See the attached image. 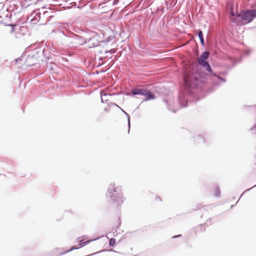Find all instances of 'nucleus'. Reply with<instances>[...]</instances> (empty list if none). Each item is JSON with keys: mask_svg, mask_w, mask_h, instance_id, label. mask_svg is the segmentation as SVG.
I'll list each match as a JSON object with an SVG mask.
<instances>
[{"mask_svg": "<svg viewBox=\"0 0 256 256\" xmlns=\"http://www.w3.org/2000/svg\"><path fill=\"white\" fill-rule=\"evenodd\" d=\"M230 14V18L232 22L238 25H242L244 24L243 22L248 23L251 22L254 18H256V10L242 11L240 14L236 13L235 15L233 10L232 9Z\"/></svg>", "mask_w": 256, "mask_h": 256, "instance_id": "f257e3e1", "label": "nucleus"}, {"mask_svg": "<svg viewBox=\"0 0 256 256\" xmlns=\"http://www.w3.org/2000/svg\"><path fill=\"white\" fill-rule=\"evenodd\" d=\"M106 198L116 206L122 204L124 200L122 186H117L114 183L110 184L108 190Z\"/></svg>", "mask_w": 256, "mask_h": 256, "instance_id": "f03ea898", "label": "nucleus"}, {"mask_svg": "<svg viewBox=\"0 0 256 256\" xmlns=\"http://www.w3.org/2000/svg\"><path fill=\"white\" fill-rule=\"evenodd\" d=\"M61 34H62V44L63 45L76 48L86 42L84 38L74 33H70L68 35H66L62 32Z\"/></svg>", "mask_w": 256, "mask_h": 256, "instance_id": "7ed1b4c3", "label": "nucleus"}, {"mask_svg": "<svg viewBox=\"0 0 256 256\" xmlns=\"http://www.w3.org/2000/svg\"><path fill=\"white\" fill-rule=\"evenodd\" d=\"M184 81L186 90L191 93L192 89L198 87L200 80L196 74L186 72L184 76Z\"/></svg>", "mask_w": 256, "mask_h": 256, "instance_id": "20e7f679", "label": "nucleus"}, {"mask_svg": "<svg viewBox=\"0 0 256 256\" xmlns=\"http://www.w3.org/2000/svg\"><path fill=\"white\" fill-rule=\"evenodd\" d=\"M132 93L134 95H141L145 96L144 100H148L154 98V94L149 90L143 88H135L132 90Z\"/></svg>", "mask_w": 256, "mask_h": 256, "instance_id": "39448f33", "label": "nucleus"}, {"mask_svg": "<svg viewBox=\"0 0 256 256\" xmlns=\"http://www.w3.org/2000/svg\"><path fill=\"white\" fill-rule=\"evenodd\" d=\"M198 63L202 66L208 72L212 74L213 76V80L216 81H221L222 82H225L226 80L220 78V76L216 75V74H212V70L209 64L206 60L198 61Z\"/></svg>", "mask_w": 256, "mask_h": 256, "instance_id": "423d86ee", "label": "nucleus"}, {"mask_svg": "<svg viewBox=\"0 0 256 256\" xmlns=\"http://www.w3.org/2000/svg\"><path fill=\"white\" fill-rule=\"evenodd\" d=\"M99 38L100 37L98 36L94 35L91 38L88 40H86V44H88V46L90 48L96 46L98 45L99 42H100Z\"/></svg>", "mask_w": 256, "mask_h": 256, "instance_id": "0eeeda50", "label": "nucleus"}, {"mask_svg": "<svg viewBox=\"0 0 256 256\" xmlns=\"http://www.w3.org/2000/svg\"><path fill=\"white\" fill-rule=\"evenodd\" d=\"M31 17L32 18L31 20V22L32 24H36L40 18V12H34L30 15Z\"/></svg>", "mask_w": 256, "mask_h": 256, "instance_id": "6e6552de", "label": "nucleus"}, {"mask_svg": "<svg viewBox=\"0 0 256 256\" xmlns=\"http://www.w3.org/2000/svg\"><path fill=\"white\" fill-rule=\"evenodd\" d=\"M178 100L182 107H185L187 104V99L183 93H180L179 96Z\"/></svg>", "mask_w": 256, "mask_h": 256, "instance_id": "1a4fd4ad", "label": "nucleus"}, {"mask_svg": "<svg viewBox=\"0 0 256 256\" xmlns=\"http://www.w3.org/2000/svg\"><path fill=\"white\" fill-rule=\"evenodd\" d=\"M101 96V100L102 102H107L108 100V97H110L111 96L110 94H108L102 91L100 93Z\"/></svg>", "mask_w": 256, "mask_h": 256, "instance_id": "9d476101", "label": "nucleus"}, {"mask_svg": "<svg viewBox=\"0 0 256 256\" xmlns=\"http://www.w3.org/2000/svg\"><path fill=\"white\" fill-rule=\"evenodd\" d=\"M209 52H204L198 58V61L206 60L208 57Z\"/></svg>", "mask_w": 256, "mask_h": 256, "instance_id": "9b49d317", "label": "nucleus"}, {"mask_svg": "<svg viewBox=\"0 0 256 256\" xmlns=\"http://www.w3.org/2000/svg\"><path fill=\"white\" fill-rule=\"evenodd\" d=\"M197 34L200 38V43L202 44V46H204V38L203 34H202V32L200 30H198Z\"/></svg>", "mask_w": 256, "mask_h": 256, "instance_id": "f8f14e48", "label": "nucleus"}, {"mask_svg": "<svg viewBox=\"0 0 256 256\" xmlns=\"http://www.w3.org/2000/svg\"><path fill=\"white\" fill-rule=\"evenodd\" d=\"M98 238H94V239H92V240H87V241H86V242H84V240H80V247H82L84 246H86V245L88 244L91 242L96 240H98Z\"/></svg>", "mask_w": 256, "mask_h": 256, "instance_id": "ddd939ff", "label": "nucleus"}, {"mask_svg": "<svg viewBox=\"0 0 256 256\" xmlns=\"http://www.w3.org/2000/svg\"><path fill=\"white\" fill-rule=\"evenodd\" d=\"M81 247H80V244L78 246H74L72 247L69 250H68L66 251H65L64 252H63L62 254H66L68 252H71L74 250H76V249H78L79 248H80Z\"/></svg>", "mask_w": 256, "mask_h": 256, "instance_id": "4468645a", "label": "nucleus"}, {"mask_svg": "<svg viewBox=\"0 0 256 256\" xmlns=\"http://www.w3.org/2000/svg\"><path fill=\"white\" fill-rule=\"evenodd\" d=\"M220 188L218 187L216 188L215 191H214V195L216 197H220Z\"/></svg>", "mask_w": 256, "mask_h": 256, "instance_id": "2eb2a0df", "label": "nucleus"}, {"mask_svg": "<svg viewBox=\"0 0 256 256\" xmlns=\"http://www.w3.org/2000/svg\"><path fill=\"white\" fill-rule=\"evenodd\" d=\"M122 110L124 112V113L127 116L128 120V127H129V130H128V132H130V116L128 115V113H126L122 109Z\"/></svg>", "mask_w": 256, "mask_h": 256, "instance_id": "dca6fc26", "label": "nucleus"}, {"mask_svg": "<svg viewBox=\"0 0 256 256\" xmlns=\"http://www.w3.org/2000/svg\"><path fill=\"white\" fill-rule=\"evenodd\" d=\"M116 242V240L114 238H112L110 240L109 244L110 246H113Z\"/></svg>", "mask_w": 256, "mask_h": 256, "instance_id": "f3484780", "label": "nucleus"}, {"mask_svg": "<svg viewBox=\"0 0 256 256\" xmlns=\"http://www.w3.org/2000/svg\"><path fill=\"white\" fill-rule=\"evenodd\" d=\"M164 102H166V104L167 105L168 108L170 110L172 111L173 112H176V110H173V109H172V108L170 107V106L168 105V102L166 100H165Z\"/></svg>", "mask_w": 256, "mask_h": 256, "instance_id": "a211bd4d", "label": "nucleus"}, {"mask_svg": "<svg viewBox=\"0 0 256 256\" xmlns=\"http://www.w3.org/2000/svg\"><path fill=\"white\" fill-rule=\"evenodd\" d=\"M10 26L12 27V30H11V32H13L14 31V26H16V25H14V24H10L9 25Z\"/></svg>", "mask_w": 256, "mask_h": 256, "instance_id": "6ab92c4d", "label": "nucleus"}, {"mask_svg": "<svg viewBox=\"0 0 256 256\" xmlns=\"http://www.w3.org/2000/svg\"><path fill=\"white\" fill-rule=\"evenodd\" d=\"M115 51L113 50V49H112L108 51H106V52H109L110 54H114V53Z\"/></svg>", "mask_w": 256, "mask_h": 256, "instance_id": "aec40b11", "label": "nucleus"}, {"mask_svg": "<svg viewBox=\"0 0 256 256\" xmlns=\"http://www.w3.org/2000/svg\"><path fill=\"white\" fill-rule=\"evenodd\" d=\"M181 236H182L181 234H179V235H178V236H172V238H176L180 237Z\"/></svg>", "mask_w": 256, "mask_h": 256, "instance_id": "412c9836", "label": "nucleus"}, {"mask_svg": "<svg viewBox=\"0 0 256 256\" xmlns=\"http://www.w3.org/2000/svg\"><path fill=\"white\" fill-rule=\"evenodd\" d=\"M117 2H117L116 0H114V4H117Z\"/></svg>", "mask_w": 256, "mask_h": 256, "instance_id": "4be33fe9", "label": "nucleus"}, {"mask_svg": "<svg viewBox=\"0 0 256 256\" xmlns=\"http://www.w3.org/2000/svg\"><path fill=\"white\" fill-rule=\"evenodd\" d=\"M104 110H106V111H108V110H107V108H104Z\"/></svg>", "mask_w": 256, "mask_h": 256, "instance_id": "5701e85b", "label": "nucleus"}, {"mask_svg": "<svg viewBox=\"0 0 256 256\" xmlns=\"http://www.w3.org/2000/svg\"><path fill=\"white\" fill-rule=\"evenodd\" d=\"M255 186H256V185Z\"/></svg>", "mask_w": 256, "mask_h": 256, "instance_id": "b1692460", "label": "nucleus"}]
</instances>
